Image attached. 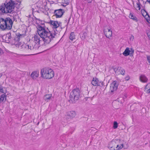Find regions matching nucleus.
Returning <instances> with one entry per match:
<instances>
[{"mask_svg": "<svg viewBox=\"0 0 150 150\" xmlns=\"http://www.w3.org/2000/svg\"><path fill=\"white\" fill-rule=\"evenodd\" d=\"M118 127V123L117 122L115 121L114 122L113 127L114 129H116Z\"/></svg>", "mask_w": 150, "mask_h": 150, "instance_id": "cd10ccee", "label": "nucleus"}, {"mask_svg": "<svg viewBox=\"0 0 150 150\" xmlns=\"http://www.w3.org/2000/svg\"><path fill=\"white\" fill-rule=\"evenodd\" d=\"M14 5L13 2L11 0H9L6 5L0 6V11L3 13H10L13 11L14 8Z\"/></svg>", "mask_w": 150, "mask_h": 150, "instance_id": "39448f33", "label": "nucleus"}, {"mask_svg": "<svg viewBox=\"0 0 150 150\" xmlns=\"http://www.w3.org/2000/svg\"><path fill=\"white\" fill-rule=\"evenodd\" d=\"M75 35L74 33H71L70 35L69 38L71 41L75 39Z\"/></svg>", "mask_w": 150, "mask_h": 150, "instance_id": "393cba45", "label": "nucleus"}, {"mask_svg": "<svg viewBox=\"0 0 150 150\" xmlns=\"http://www.w3.org/2000/svg\"><path fill=\"white\" fill-rule=\"evenodd\" d=\"M37 32L42 41L46 43H49L54 37L56 33L55 30L50 31L48 28L45 26L38 25L37 27Z\"/></svg>", "mask_w": 150, "mask_h": 150, "instance_id": "f257e3e1", "label": "nucleus"}, {"mask_svg": "<svg viewBox=\"0 0 150 150\" xmlns=\"http://www.w3.org/2000/svg\"><path fill=\"white\" fill-rule=\"evenodd\" d=\"M125 80L126 81H128L130 79V77L129 75H127L125 78Z\"/></svg>", "mask_w": 150, "mask_h": 150, "instance_id": "2f4dec72", "label": "nucleus"}, {"mask_svg": "<svg viewBox=\"0 0 150 150\" xmlns=\"http://www.w3.org/2000/svg\"><path fill=\"white\" fill-rule=\"evenodd\" d=\"M13 24L12 20L9 17L0 18V29L3 31L11 29Z\"/></svg>", "mask_w": 150, "mask_h": 150, "instance_id": "f03ea898", "label": "nucleus"}, {"mask_svg": "<svg viewBox=\"0 0 150 150\" xmlns=\"http://www.w3.org/2000/svg\"><path fill=\"white\" fill-rule=\"evenodd\" d=\"M144 91L147 93H150V83L147 84L146 85Z\"/></svg>", "mask_w": 150, "mask_h": 150, "instance_id": "412c9836", "label": "nucleus"}, {"mask_svg": "<svg viewBox=\"0 0 150 150\" xmlns=\"http://www.w3.org/2000/svg\"><path fill=\"white\" fill-rule=\"evenodd\" d=\"M19 37L18 36L15 37L14 39L12 41V44L15 45L16 47L19 46Z\"/></svg>", "mask_w": 150, "mask_h": 150, "instance_id": "9b49d317", "label": "nucleus"}, {"mask_svg": "<svg viewBox=\"0 0 150 150\" xmlns=\"http://www.w3.org/2000/svg\"><path fill=\"white\" fill-rule=\"evenodd\" d=\"M6 99V96L3 94L0 96V103L5 100Z\"/></svg>", "mask_w": 150, "mask_h": 150, "instance_id": "b1692460", "label": "nucleus"}, {"mask_svg": "<svg viewBox=\"0 0 150 150\" xmlns=\"http://www.w3.org/2000/svg\"><path fill=\"white\" fill-rule=\"evenodd\" d=\"M139 79L141 82L143 83L147 82L148 80L147 77L144 74H142L140 76Z\"/></svg>", "mask_w": 150, "mask_h": 150, "instance_id": "2eb2a0df", "label": "nucleus"}, {"mask_svg": "<svg viewBox=\"0 0 150 150\" xmlns=\"http://www.w3.org/2000/svg\"><path fill=\"white\" fill-rule=\"evenodd\" d=\"M63 10L61 9L54 11V14L57 18H60L63 14Z\"/></svg>", "mask_w": 150, "mask_h": 150, "instance_id": "1a4fd4ad", "label": "nucleus"}, {"mask_svg": "<svg viewBox=\"0 0 150 150\" xmlns=\"http://www.w3.org/2000/svg\"><path fill=\"white\" fill-rule=\"evenodd\" d=\"M88 3H91L92 1V0H86Z\"/></svg>", "mask_w": 150, "mask_h": 150, "instance_id": "473e14b6", "label": "nucleus"}, {"mask_svg": "<svg viewBox=\"0 0 150 150\" xmlns=\"http://www.w3.org/2000/svg\"><path fill=\"white\" fill-rule=\"evenodd\" d=\"M147 61L150 65V55H147L146 56Z\"/></svg>", "mask_w": 150, "mask_h": 150, "instance_id": "c756f323", "label": "nucleus"}, {"mask_svg": "<svg viewBox=\"0 0 150 150\" xmlns=\"http://www.w3.org/2000/svg\"><path fill=\"white\" fill-rule=\"evenodd\" d=\"M136 9L137 10H140V4L139 3L137 4Z\"/></svg>", "mask_w": 150, "mask_h": 150, "instance_id": "c85d7f7f", "label": "nucleus"}, {"mask_svg": "<svg viewBox=\"0 0 150 150\" xmlns=\"http://www.w3.org/2000/svg\"><path fill=\"white\" fill-rule=\"evenodd\" d=\"M53 98L52 94L46 95L44 96L43 99L45 100L48 102Z\"/></svg>", "mask_w": 150, "mask_h": 150, "instance_id": "a211bd4d", "label": "nucleus"}, {"mask_svg": "<svg viewBox=\"0 0 150 150\" xmlns=\"http://www.w3.org/2000/svg\"><path fill=\"white\" fill-rule=\"evenodd\" d=\"M91 83L94 86H98L100 85V82L97 78H93L92 81Z\"/></svg>", "mask_w": 150, "mask_h": 150, "instance_id": "f3484780", "label": "nucleus"}, {"mask_svg": "<svg viewBox=\"0 0 150 150\" xmlns=\"http://www.w3.org/2000/svg\"><path fill=\"white\" fill-rule=\"evenodd\" d=\"M11 34L10 33H8L6 35V38L8 39V40H9L11 39Z\"/></svg>", "mask_w": 150, "mask_h": 150, "instance_id": "bb28decb", "label": "nucleus"}, {"mask_svg": "<svg viewBox=\"0 0 150 150\" xmlns=\"http://www.w3.org/2000/svg\"><path fill=\"white\" fill-rule=\"evenodd\" d=\"M118 85V84L116 81H114L110 85V91L112 93L114 91H116L117 89Z\"/></svg>", "mask_w": 150, "mask_h": 150, "instance_id": "6e6552de", "label": "nucleus"}, {"mask_svg": "<svg viewBox=\"0 0 150 150\" xmlns=\"http://www.w3.org/2000/svg\"><path fill=\"white\" fill-rule=\"evenodd\" d=\"M147 35L149 40H150V31H147Z\"/></svg>", "mask_w": 150, "mask_h": 150, "instance_id": "7c9ffc66", "label": "nucleus"}, {"mask_svg": "<svg viewBox=\"0 0 150 150\" xmlns=\"http://www.w3.org/2000/svg\"><path fill=\"white\" fill-rule=\"evenodd\" d=\"M42 5L39 6V7L40 8H42Z\"/></svg>", "mask_w": 150, "mask_h": 150, "instance_id": "e433bc0d", "label": "nucleus"}, {"mask_svg": "<svg viewBox=\"0 0 150 150\" xmlns=\"http://www.w3.org/2000/svg\"><path fill=\"white\" fill-rule=\"evenodd\" d=\"M6 89L5 88H3L1 85H0V92L5 93Z\"/></svg>", "mask_w": 150, "mask_h": 150, "instance_id": "a878e982", "label": "nucleus"}, {"mask_svg": "<svg viewBox=\"0 0 150 150\" xmlns=\"http://www.w3.org/2000/svg\"><path fill=\"white\" fill-rule=\"evenodd\" d=\"M131 51H132V53H133L134 52V50L132 49H131Z\"/></svg>", "mask_w": 150, "mask_h": 150, "instance_id": "f704fd0d", "label": "nucleus"}, {"mask_svg": "<svg viewBox=\"0 0 150 150\" xmlns=\"http://www.w3.org/2000/svg\"><path fill=\"white\" fill-rule=\"evenodd\" d=\"M49 23L51 27L54 29H56L59 26V24L57 21H50ZM56 30V29H55Z\"/></svg>", "mask_w": 150, "mask_h": 150, "instance_id": "9d476101", "label": "nucleus"}, {"mask_svg": "<svg viewBox=\"0 0 150 150\" xmlns=\"http://www.w3.org/2000/svg\"><path fill=\"white\" fill-rule=\"evenodd\" d=\"M130 52L131 51L130 48L127 47L123 53L122 54L124 56H127L129 54Z\"/></svg>", "mask_w": 150, "mask_h": 150, "instance_id": "6ab92c4d", "label": "nucleus"}, {"mask_svg": "<svg viewBox=\"0 0 150 150\" xmlns=\"http://www.w3.org/2000/svg\"><path fill=\"white\" fill-rule=\"evenodd\" d=\"M121 139H115L110 143L108 148L110 150H120L123 148L124 145L121 143Z\"/></svg>", "mask_w": 150, "mask_h": 150, "instance_id": "7ed1b4c3", "label": "nucleus"}, {"mask_svg": "<svg viewBox=\"0 0 150 150\" xmlns=\"http://www.w3.org/2000/svg\"><path fill=\"white\" fill-rule=\"evenodd\" d=\"M41 77L46 79H50L54 76L53 70L50 68H43L41 69L40 72Z\"/></svg>", "mask_w": 150, "mask_h": 150, "instance_id": "20e7f679", "label": "nucleus"}, {"mask_svg": "<svg viewBox=\"0 0 150 150\" xmlns=\"http://www.w3.org/2000/svg\"><path fill=\"white\" fill-rule=\"evenodd\" d=\"M80 91L79 89L76 88L73 90L70 93V100L74 102L78 100L80 97Z\"/></svg>", "mask_w": 150, "mask_h": 150, "instance_id": "0eeeda50", "label": "nucleus"}, {"mask_svg": "<svg viewBox=\"0 0 150 150\" xmlns=\"http://www.w3.org/2000/svg\"><path fill=\"white\" fill-rule=\"evenodd\" d=\"M2 52V50L0 48V54H1Z\"/></svg>", "mask_w": 150, "mask_h": 150, "instance_id": "72a5a7b5", "label": "nucleus"}, {"mask_svg": "<svg viewBox=\"0 0 150 150\" xmlns=\"http://www.w3.org/2000/svg\"><path fill=\"white\" fill-rule=\"evenodd\" d=\"M87 33L86 32H84L82 33H81L80 36L81 39L82 40H84L86 36H87Z\"/></svg>", "mask_w": 150, "mask_h": 150, "instance_id": "5701e85b", "label": "nucleus"}, {"mask_svg": "<svg viewBox=\"0 0 150 150\" xmlns=\"http://www.w3.org/2000/svg\"><path fill=\"white\" fill-rule=\"evenodd\" d=\"M33 41H32V42H34L35 44H38V45L40 44V43H42L41 40H40V38L39 37L38 35H35L34 37L33 38Z\"/></svg>", "mask_w": 150, "mask_h": 150, "instance_id": "f8f14e48", "label": "nucleus"}, {"mask_svg": "<svg viewBox=\"0 0 150 150\" xmlns=\"http://www.w3.org/2000/svg\"><path fill=\"white\" fill-rule=\"evenodd\" d=\"M104 31L105 35L107 38H109L110 37L112 36V31L110 29H105Z\"/></svg>", "mask_w": 150, "mask_h": 150, "instance_id": "ddd939ff", "label": "nucleus"}, {"mask_svg": "<svg viewBox=\"0 0 150 150\" xmlns=\"http://www.w3.org/2000/svg\"><path fill=\"white\" fill-rule=\"evenodd\" d=\"M129 17L130 18L133 19L136 22H137L138 21V19L132 13H130L129 15Z\"/></svg>", "mask_w": 150, "mask_h": 150, "instance_id": "4be33fe9", "label": "nucleus"}, {"mask_svg": "<svg viewBox=\"0 0 150 150\" xmlns=\"http://www.w3.org/2000/svg\"><path fill=\"white\" fill-rule=\"evenodd\" d=\"M2 75V74L1 73L0 74V78H1Z\"/></svg>", "mask_w": 150, "mask_h": 150, "instance_id": "c9c22d12", "label": "nucleus"}, {"mask_svg": "<svg viewBox=\"0 0 150 150\" xmlns=\"http://www.w3.org/2000/svg\"><path fill=\"white\" fill-rule=\"evenodd\" d=\"M114 70L117 75L120 74L124 75L125 74V71L121 67H118L117 69H114Z\"/></svg>", "mask_w": 150, "mask_h": 150, "instance_id": "4468645a", "label": "nucleus"}, {"mask_svg": "<svg viewBox=\"0 0 150 150\" xmlns=\"http://www.w3.org/2000/svg\"><path fill=\"white\" fill-rule=\"evenodd\" d=\"M67 115L68 116L73 118L75 116L76 113L75 111H72L67 112Z\"/></svg>", "mask_w": 150, "mask_h": 150, "instance_id": "aec40b11", "label": "nucleus"}, {"mask_svg": "<svg viewBox=\"0 0 150 150\" xmlns=\"http://www.w3.org/2000/svg\"><path fill=\"white\" fill-rule=\"evenodd\" d=\"M39 76V72L37 71L32 72L30 75L31 77L33 79H36Z\"/></svg>", "mask_w": 150, "mask_h": 150, "instance_id": "dca6fc26", "label": "nucleus"}, {"mask_svg": "<svg viewBox=\"0 0 150 150\" xmlns=\"http://www.w3.org/2000/svg\"><path fill=\"white\" fill-rule=\"evenodd\" d=\"M39 46L38 44H35L34 42H31L28 45L24 44L21 47L26 52H29L30 51H34L38 49Z\"/></svg>", "mask_w": 150, "mask_h": 150, "instance_id": "423d86ee", "label": "nucleus"}]
</instances>
